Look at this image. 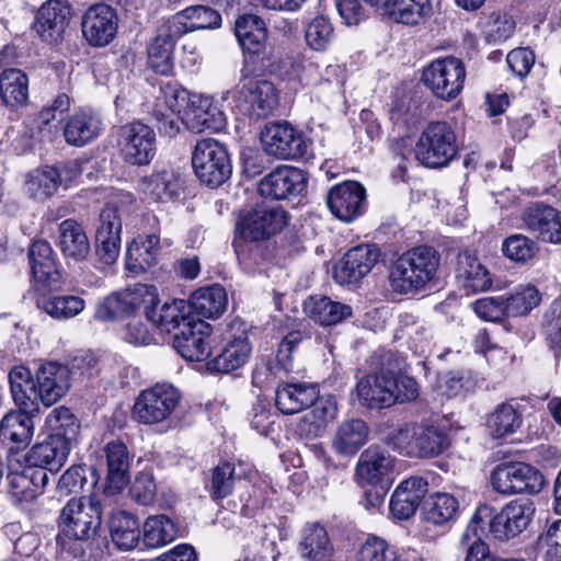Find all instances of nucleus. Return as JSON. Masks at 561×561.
Returning <instances> with one entry per match:
<instances>
[{"instance_id":"1","label":"nucleus","mask_w":561,"mask_h":561,"mask_svg":"<svg viewBox=\"0 0 561 561\" xmlns=\"http://www.w3.org/2000/svg\"><path fill=\"white\" fill-rule=\"evenodd\" d=\"M401 369V359L394 353L382 354L379 368L360 378L356 385L360 404L368 409H383L415 400L419 385L414 378L402 375Z\"/></svg>"},{"instance_id":"2","label":"nucleus","mask_w":561,"mask_h":561,"mask_svg":"<svg viewBox=\"0 0 561 561\" xmlns=\"http://www.w3.org/2000/svg\"><path fill=\"white\" fill-rule=\"evenodd\" d=\"M102 505L95 495L72 497L58 517L56 545L60 554L81 557L83 543L93 539L102 526Z\"/></svg>"},{"instance_id":"3","label":"nucleus","mask_w":561,"mask_h":561,"mask_svg":"<svg viewBox=\"0 0 561 561\" xmlns=\"http://www.w3.org/2000/svg\"><path fill=\"white\" fill-rule=\"evenodd\" d=\"M440 256L428 245L414 247L405 251L393 263L389 280L399 294H414L426 287L438 271Z\"/></svg>"},{"instance_id":"4","label":"nucleus","mask_w":561,"mask_h":561,"mask_svg":"<svg viewBox=\"0 0 561 561\" xmlns=\"http://www.w3.org/2000/svg\"><path fill=\"white\" fill-rule=\"evenodd\" d=\"M234 34L243 51L244 61L257 64V70L276 71L278 56L267 44L265 22L255 14L240 15L234 22Z\"/></svg>"},{"instance_id":"5","label":"nucleus","mask_w":561,"mask_h":561,"mask_svg":"<svg viewBox=\"0 0 561 561\" xmlns=\"http://www.w3.org/2000/svg\"><path fill=\"white\" fill-rule=\"evenodd\" d=\"M192 167L199 182L210 188L222 185L232 173L226 146L214 138L196 141L192 151Z\"/></svg>"},{"instance_id":"6","label":"nucleus","mask_w":561,"mask_h":561,"mask_svg":"<svg viewBox=\"0 0 561 561\" xmlns=\"http://www.w3.org/2000/svg\"><path fill=\"white\" fill-rule=\"evenodd\" d=\"M457 137L453 127L443 121L432 122L419 137L415 159L427 168L446 167L457 154Z\"/></svg>"},{"instance_id":"7","label":"nucleus","mask_w":561,"mask_h":561,"mask_svg":"<svg viewBox=\"0 0 561 561\" xmlns=\"http://www.w3.org/2000/svg\"><path fill=\"white\" fill-rule=\"evenodd\" d=\"M393 438L400 448H404L407 455L416 458L437 457L450 445L446 426L434 423L400 428Z\"/></svg>"},{"instance_id":"8","label":"nucleus","mask_w":561,"mask_h":561,"mask_svg":"<svg viewBox=\"0 0 561 561\" xmlns=\"http://www.w3.org/2000/svg\"><path fill=\"white\" fill-rule=\"evenodd\" d=\"M231 96L233 106L249 117L260 119L273 114L278 106V93L267 80H249L227 91L222 99Z\"/></svg>"},{"instance_id":"9","label":"nucleus","mask_w":561,"mask_h":561,"mask_svg":"<svg viewBox=\"0 0 561 561\" xmlns=\"http://www.w3.org/2000/svg\"><path fill=\"white\" fill-rule=\"evenodd\" d=\"M116 144L122 160L129 165L150 164L157 151L153 128L140 121L122 125L117 130Z\"/></svg>"},{"instance_id":"10","label":"nucleus","mask_w":561,"mask_h":561,"mask_svg":"<svg viewBox=\"0 0 561 561\" xmlns=\"http://www.w3.org/2000/svg\"><path fill=\"white\" fill-rule=\"evenodd\" d=\"M158 301L157 288L153 285L137 284L131 288L110 295L98 307L95 317L102 321H114L129 317L144 309H147Z\"/></svg>"},{"instance_id":"11","label":"nucleus","mask_w":561,"mask_h":561,"mask_svg":"<svg viewBox=\"0 0 561 561\" xmlns=\"http://www.w3.org/2000/svg\"><path fill=\"white\" fill-rule=\"evenodd\" d=\"M466 69L463 62L454 56L437 58L424 68L422 82L435 96L454 100L463 88Z\"/></svg>"},{"instance_id":"12","label":"nucleus","mask_w":561,"mask_h":561,"mask_svg":"<svg viewBox=\"0 0 561 561\" xmlns=\"http://www.w3.org/2000/svg\"><path fill=\"white\" fill-rule=\"evenodd\" d=\"M180 392L168 383L156 385L137 397L133 417L142 424H158L165 421L180 402Z\"/></svg>"},{"instance_id":"13","label":"nucleus","mask_w":561,"mask_h":561,"mask_svg":"<svg viewBox=\"0 0 561 561\" xmlns=\"http://www.w3.org/2000/svg\"><path fill=\"white\" fill-rule=\"evenodd\" d=\"M541 472L525 462H507L496 466L491 473L493 489L505 495L538 493L543 486Z\"/></svg>"},{"instance_id":"14","label":"nucleus","mask_w":561,"mask_h":561,"mask_svg":"<svg viewBox=\"0 0 561 561\" xmlns=\"http://www.w3.org/2000/svg\"><path fill=\"white\" fill-rule=\"evenodd\" d=\"M287 222V214L280 207H260L242 216L236 232L245 241H260L278 233Z\"/></svg>"},{"instance_id":"15","label":"nucleus","mask_w":561,"mask_h":561,"mask_svg":"<svg viewBox=\"0 0 561 561\" xmlns=\"http://www.w3.org/2000/svg\"><path fill=\"white\" fill-rule=\"evenodd\" d=\"M524 228L543 243L561 245V210L542 202L530 203L522 214Z\"/></svg>"},{"instance_id":"16","label":"nucleus","mask_w":561,"mask_h":561,"mask_svg":"<svg viewBox=\"0 0 561 561\" xmlns=\"http://www.w3.org/2000/svg\"><path fill=\"white\" fill-rule=\"evenodd\" d=\"M262 142L266 153L277 159L302 158L308 150L302 135L287 122L268 124L262 133Z\"/></svg>"},{"instance_id":"17","label":"nucleus","mask_w":561,"mask_h":561,"mask_svg":"<svg viewBox=\"0 0 561 561\" xmlns=\"http://www.w3.org/2000/svg\"><path fill=\"white\" fill-rule=\"evenodd\" d=\"M123 213L115 201L108 202L100 213V225L95 232L96 252L106 264L114 263L119 254Z\"/></svg>"},{"instance_id":"18","label":"nucleus","mask_w":561,"mask_h":561,"mask_svg":"<svg viewBox=\"0 0 561 561\" xmlns=\"http://www.w3.org/2000/svg\"><path fill=\"white\" fill-rule=\"evenodd\" d=\"M535 505L528 499H519L506 504L490 522V530L495 538L508 540L522 534L530 524Z\"/></svg>"},{"instance_id":"19","label":"nucleus","mask_w":561,"mask_h":561,"mask_svg":"<svg viewBox=\"0 0 561 561\" xmlns=\"http://www.w3.org/2000/svg\"><path fill=\"white\" fill-rule=\"evenodd\" d=\"M71 15L70 5L61 0H47L38 9L33 28L43 42L58 45L62 42Z\"/></svg>"},{"instance_id":"20","label":"nucleus","mask_w":561,"mask_h":561,"mask_svg":"<svg viewBox=\"0 0 561 561\" xmlns=\"http://www.w3.org/2000/svg\"><path fill=\"white\" fill-rule=\"evenodd\" d=\"M117 24L116 11L111 5L95 3L89 7L82 18V34L89 44L102 47L114 39Z\"/></svg>"},{"instance_id":"21","label":"nucleus","mask_w":561,"mask_h":561,"mask_svg":"<svg viewBox=\"0 0 561 561\" xmlns=\"http://www.w3.org/2000/svg\"><path fill=\"white\" fill-rule=\"evenodd\" d=\"M307 183L308 178L302 170L282 165L261 180L259 192L264 197L285 199L301 194Z\"/></svg>"},{"instance_id":"22","label":"nucleus","mask_w":561,"mask_h":561,"mask_svg":"<svg viewBox=\"0 0 561 561\" xmlns=\"http://www.w3.org/2000/svg\"><path fill=\"white\" fill-rule=\"evenodd\" d=\"M36 401L50 407L59 401L70 388V371L67 366L56 362L41 365L35 374Z\"/></svg>"},{"instance_id":"23","label":"nucleus","mask_w":561,"mask_h":561,"mask_svg":"<svg viewBox=\"0 0 561 561\" xmlns=\"http://www.w3.org/2000/svg\"><path fill=\"white\" fill-rule=\"evenodd\" d=\"M209 324L197 318L183 323V328L174 333L173 346L185 359L202 362L211 354L208 336Z\"/></svg>"},{"instance_id":"24","label":"nucleus","mask_w":561,"mask_h":561,"mask_svg":"<svg viewBox=\"0 0 561 561\" xmlns=\"http://www.w3.org/2000/svg\"><path fill=\"white\" fill-rule=\"evenodd\" d=\"M365 198V188L357 182L347 181L333 186L329 191L327 204L336 218L351 222L362 215Z\"/></svg>"},{"instance_id":"25","label":"nucleus","mask_w":561,"mask_h":561,"mask_svg":"<svg viewBox=\"0 0 561 561\" xmlns=\"http://www.w3.org/2000/svg\"><path fill=\"white\" fill-rule=\"evenodd\" d=\"M379 255L375 244H359L350 249L334 268V279L342 285L357 283L377 264Z\"/></svg>"},{"instance_id":"26","label":"nucleus","mask_w":561,"mask_h":561,"mask_svg":"<svg viewBox=\"0 0 561 561\" xmlns=\"http://www.w3.org/2000/svg\"><path fill=\"white\" fill-rule=\"evenodd\" d=\"M428 490V483L421 477H411L402 481L393 491L389 504L391 515L400 520L411 518L422 506Z\"/></svg>"},{"instance_id":"27","label":"nucleus","mask_w":561,"mask_h":561,"mask_svg":"<svg viewBox=\"0 0 561 561\" xmlns=\"http://www.w3.org/2000/svg\"><path fill=\"white\" fill-rule=\"evenodd\" d=\"M28 261L33 279L49 290L61 286V274L58 271L50 244L46 240L34 241L28 249Z\"/></svg>"},{"instance_id":"28","label":"nucleus","mask_w":561,"mask_h":561,"mask_svg":"<svg viewBox=\"0 0 561 561\" xmlns=\"http://www.w3.org/2000/svg\"><path fill=\"white\" fill-rule=\"evenodd\" d=\"M396 468V458L377 445L365 449L356 465V476L367 483L375 485L390 479Z\"/></svg>"},{"instance_id":"29","label":"nucleus","mask_w":561,"mask_h":561,"mask_svg":"<svg viewBox=\"0 0 561 561\" xmlns=\"http://www.w3.org/2000/svg\"><path fill=\"white\" fill-rule=\"evenodd\" d=\"M107 476L104 492L114 495L121 492L129 482L130 456L127 446L122 440H111L104 446Z\"/></svg>"},{"instance_id":"30","label":"nucleus","mask_w":561,"mask_h":561,"mask_svg":"<svg viewBox=\"0 0 561 561\" xmlns=\"http://www.w3.org/2000/svg\"><path fill=\"white\" fill-rule=\"evenodd\" d=\"M103 130V121L98 112L80 110L66 121L62 133L68 145L83 147L96 139Z\"/></svg>"},{"instance_id":"31","label":"nucleus","mask_w":561,"mask_h":561,"mask_svg":"<svg viewBox=\"0 0 561 561\" xmlns=\"http://www.w3.org/2000/svg\"><path fill=\"white\" fill-rule=\"evenodd\" d=\"M183 122L194 133L218 131L226 125V117L209 96L198 95L191 100Z\"/></svg>"},{"instance_id":"32","label":"nucleus","mask_w":561,"mask_h":561,"mask_svg":"<svg viewBox=\"0 0 561 561\" xmlns=\"http://www.w3.org/2000/svg\"><path fill=\"white\" fill-rule=\"evenodd\" d=\"M39 411L20 409L7 413L0 422V438L9 440L15 448H25L34 436V417Z\"/></svg>"},{"instance_id":"33","label":"nucleus","mask_w":561,"mask_h":561,"mask_svg":"<svg viewBox=\"0 0 561 561\" xmlns=\"http://www.w3.org/2000/svg\"><path fill=\"white\" fill-rule=\"evenodd\" d=\"M71 449L72 447L47 435L43 442L30 448L25 462L30 467L47 469L55 474L65 466Z\"/></svg>"},{"instance_id":"34","label":"nucleus","mask_w":561,"mask_h":561,"mask_svg":"<svg viewBox=\"0 0 561 561\" xmlns=\"http://www.w3.org/2000/svg\"><path fill=\"white\" fill-rule=\"evenodd\" d=\"M380 9L392 22L408 26L423 24L433 14L431 0H386Z\"/></svg>"},{"instance_id":"35","label":"nucleus","mask_w":561,"mask_h":561,"mask_svg":"<svg viewBox=\"0 0 561 561\" xmlns=\"http://www.w3.org/2000/svg\"><path fill=\"white\" fill-rule=\"evenodd\" d=\"M370 428L362 419H350L339 424L332 438L337 455L354 456L368 442Z\"/></svg>"},{"instance_id":"36","label":"nucleus","mask_w":561,"mask_h":561,"mask_svg":"<svg viewBox=\"0 0 561 561\" xmlns=\"http://www.w3.org/2000/svg\"><path fill=\"white\" fill-rule=\"evenodd\" d=\"M169 22L175 35L182 36L196 30L219 27L221 15L210 7L192 5L178 12Z\"/></svg>"},{"instance_id":"37","label":"nucleus","mask_w":561,"mask_h":561,"mask_svg":"<svg viewBox=\"0 0 561 561\" xmlns=\"http://www.w3.org/2000/svg\"><path fill=\"white\" fill-rule=\"evenodd\" d=\"M160 254V237L151 233L138 236L127 248L126 268L134 274H141L152 267Z\"/></svg>"},{"instance_id":"38","label":"nucleus","mask_w":561,"mask_h":561,"mask_svg":"<svg viewBox=\"0 0 561 561\" xmlns=\"http://www.w3.org/2000/svg\"><path fill=\"white\" fill-rule=\"evenodd\" d=\"M317 399V386L307 383H282L275 392L277 409L286 415L299 413Z\"/></svg>"},{"instance_id":"39","label":"nucleus","mask_w":561,"mask_h":561,"mask_svg":"<svg viewBox=\"0 0 561 561\" xmlns=\"http://www.w3.org/2000/svg\"><path fill=\"white\" fill-rule=\"evenodd\" d=\"M181 35H175L172 24L168 23L160 28L157 36L148 47L150 67L154 72L169 75L173 69V48Z\"/></svg>"},{"instance_id":"40","label":"nucleus","mask_w":561,"mask_h":561,"mask_svg":"<svg viewBox=\"0 0 561 561\" xmlns=\"http://www.w3.org/2000/svg\"><path fill=\"white\" fill-rule=\"evenodd\" d=\"M298 547L301 557L308 561H322L334 552L327 529L319 523H308L302 528Z\"/></svg>"},{"instance_id":"41","label":"nucleus","mask_w":561,"mask_h":561,"mask_svg":"<svg viewBox=\"0 0 561 561\" xmlns=\"http://www.w3.org/2000/svg\"><path fill=\"white\" fill-rule=\"evenodd\" d=\"M58 247L67 260L81 262L90 253V242L83 227L73 219L59 225Z\"/></svg>"},{"instance_id":"42","label":"nucleus","mask_w":561,"mask_h":561,"mask_svg":"<svg viewBox=\"0 0 561 561\" xmlns=\"http://www.w3.org/2000/svg\"><path fill=\"white\" fill-rule=\"evenodd\" d=\"M158 301L147 309L146 318L154 325L171 332L178 329L179 331L183 328V323L194 320L195 317L192 314L188 301L183 299H175L172 302H165L160 311L157 312L156 306Z\"/></svg>"},{"instance_id":"43","label":"nucleus","mask_w":561,"mask_h":561,"mask_svg":"<svg viewBox=\"0 0 561 561\" xmlns=\"http://www.w3.org/2000/svg\"><path fill=\"white\" fill-rule=\"evenodd\" d=\"M228 304L225 288L218 284L197 289L188 300L195 319L218 318L226 310Z\"/></svg>"},{"instance_id":"44","label":"nucleus","mask_w":561,"mask_h":561,"mask_svg":"<svg viewBox=\"0 0 561 561\" xmlns=\"http://www.w3.org/2000/svg\"><path fill=\"white\" fill-rule=\"evenodd\" d=\"M8 378L12 399L16 407L39 411L35 393L36 377L32 375L31 370L23 365H18L9 371Z\"/></svg>"},{"instance_id":"45","label":"nucleus","mask_w":561,"mask_h":561,"mask_svg":"<svg viewBox=\"0 0 561 561\" xmlns=\"http://www.w3.org/2000/svg\"><path fill=\"white\" fill-rule=\"evenodd\" d=\"M46 426L48 436L70 447L77 444L80 422L69 408L53 409L46 417Z\"/></svg>"},{"instance_id":"46","label":"nucleus","mask_w":561,"mask_h":561,"mask_svg":"<svg viewBox=\"0 0 561 561\" xmlns=\"http://www.w3.org/2000/svg\"><path fill=\"white\" fill-rule=\"evenodd\" d=\"M459 512L457 497L449 493L436 492L425 495L421 506V513L427 523L445 525L453 520Z\"/></svg>"},{"instance_id":"47","label":"nucleus","mask_w":561,"mask_h":561,"mask_svg":"<svg viewBox=\"0 0 561 561\" xmlns=\"http://www.w3.org/2000/svg\"><path fill=\"white\" fill-rule=\"evenodd\" d=\"M457 276L461 279L462 286L472 293L488 290L492 285L486 267L467 251L458 256Z\"/></svg>"},{"instance_id":"48","label":"nucleus","mask_w":561,"mask_h":561,"mask_svg":"<svg viewBox=\"0 0 561 561\" xmlns=\"http://www.w3.org/2000/svg\"><path fill=\"white\" fill-rule=\"evenodd\" d=\"M110 535L117 548L131 550L139 542L140 524L138 519L128 512H115L110 519Z\"/></svg>"},{"instance_id":"49","label":"nucleus","mask_w":561,"mask_h":561,"mask_svg":"<svg viewBox=\"0 0 561 561\" xmlns=\"http://www.w3.org/2000/svg\"><path fill=\"white\" fill-rule=\"evenodd\" d=\"M309 317L321 325H335L353 314L351 306L333 301L327 296L311 297L306 305Z\"/></svg>"},{"instance_id":"50","label":"nucleus","mask_w":561,"mask_h":561,"mask_svg":"<svg viewBox=\"0 0 561 561\" xmlns=\"http://www.w3.org/2000/svg\"><path fill=\"white\" fill-rule=\"evenodd\" d=\"M251 346L247 336H238L230 341L209 363V369L218 373H230L243 366L249 359Z\"/></svg>"},{"instance_id":"51","label":"nucleus","mask_w":561,"mask_h":561,"mask_svg":"<svg viewBox=\"0 0 561 561\" xmlns=\"http://www.w3.org/2000/svg\"><path fill=\"white\" fill-rule=\"evenodd\" d=\"M61 182L59 169L44 167L31 172L26 176L24 190L31 198L45 201L57 192Z\"/></svg>"},{"instance_id":"52","label":"nucleus","mask_w":561,"mask_h":561,"mask_svg":"<svg viewBox=\"0 0 561 561\" xmlns=\"http://www.w3.org/2000/svg\"><path fill=\"white\" fill-rule=\"evenodd\" d=\"M0 96L10 107L24 105L28 98V78L20 69H5L0 75Z\"/></svg>"},{"instance_id":"53","label":"nucleus","mask_w":561,"mask_h":561,"mask_svg":"<svg viewBox=\"0 0 561 561\" xmlns=\"http://www.w3.org/2000/svg\"><path fill=\"white\" fill-rule=\"evenodd\" d=\"M176 524L167 515L147 517L142 528V543L147 548H159L172 542L178 537Z\"/></svg>"},{"instance_id":"54","label":"nucleus","mask_w":561,"mask_h":561,"mask_svg":"<svg viewBox=\"0 0 561 561\" xmlns=\"http://www.w3.org/2000/svg\"><path fill=\"white\" fill-rule=\"evenodd\" d=\"M236 480L237 474L234 463L221 461L210 470L205 488L210 497L218 503L231 495Z\"/></svg>"},{"instance_id":"55","label":"nucleus","mask_w":561,"mask_h":561,"mask_svg":"<svg viewBox=\"0 0 561 561\" xmlns=\"http://www.w3.org/2000/svg\"><path fill=\"white\" fill-rule=\"evenodd\" d=\"M522 425V415L511 403H502L489 415L486 427L494 438L515 433Z\"/></svg>"},{"instance_id":"56","label":"nucleus","mask_w":561,"mask_h":561,"mask_svg":"<svg viewBox=\"0 0 561 561\" xmlns=\"http://www.w3.org/2000/svg\"><path fill=\"white\" fill-rule=\"evenodd\" d=\"M480 513L481 510H477L460 537V547L466 553L463 561H483L491 553L479 533Z\"/></svg>"},{"instance_id":"57","label":"nucleus","mask_w":561,"mask_h":561,"mask_svg":"<svg viewBox=\"0 0 561 561\" xmlns=\"http://www.w3.org/2000/svg\"><path fill=\"white\" fill-rule=\"evenodd\" d=\"M144 191L156 201H170L180 190L179 181L172 171L162 170L142 180Z\"/></svg>"},{"instance_id":"58","label":"nucleus","mask_w":561,"mask_h":561,"mask_svg":"<svg viewBox=\"0 0 561 561\" xmlns=\"http://www.w3.org/2000/svg\"><path fill=\"white\" fill-rule=\"evenodd\" d=\"M501 250L508 260L516 263H527L536 256L539 247L536 240L523 233H513L503 240Z\"/></svg>"},{"instance_id":"59","label":"nucleus","mask_w":561,"mask_h":561,"mask_svg":"<svg viewBox=\"0 0 561 561\" xmlns=\"http://www.w3.org/2000/svg\"><path fill=\"white\" fill-rule=\"evenodd\" d=\"M504 299L507 316L520 317L526 316L536 308L541 300V296L535 286L524 285L517 287L510 297Z\"/></svg>"},{"instance_id":"60","label":"nucleus","mask_w":561,"mask_h":561,"mask_svg":"<svg viewBox=\"0 0 561 561\" xmlns=\"http://www.w3.org/2000/svg\"><path fill=\"white\" fill-rule=\"evenodd\" d=\"M84 300L78 296H53L43 300L44 311L55 319H69L84 309Z\"/></svg>"},{"instance_id":"61","label":"nucleus","mask_w":561,"mask_h":561,"mask_svg":"<svg viewBox=\"0 0 561 561\" xmlns=\"http://www.w3.org/2000/svg\"><path fill=\"white\" fill-rule=\"evenodd\" d=\"M333 36V26L329 19L317 16L311 20L305 32L306 42L310 48L323 51L329 46Z\"/></svg>"},{"instance_id":"62","label":"nucleus","mask_w":561,"mask_h":561,"mask_svg":"<svg viewBox=\"0 0 561 561\" xmlns=\"http://www.w3.org/2000/svg\"><path fill=\"white\" fill-rule=\"evenodd\" d=\"M309 408H311V426L313 427L316 435L323 430L325 423L335 419L337 414V402L335 397L330 394L320 397L318 389L317 399L314 402H312V404H310Z\"/></svg>"},{"instance_id":"63","label":"nucleus","mask_w":561,"mask_h":561,"mask_svg":"<svg viewBox=\"0 0 561 561\" xmlns=\"http://www.w3.org/2000/svg\"><path fill=\"white\" fill-rule=\"evenodd\" d=\"M535 53L528 47L512 49L506 56L511 72L519 79L526 78L535 65Z\"/></svg>"},{"instance_id":"64","label":"nucleus","mask_w":561,"mask_h":561,"mask_svg":"<svg viewBox=\"0 0 561 561\" xmlns=\"http://www.w3.org/2000/svg\"><path fill=\"white\" fill-rule=\"evenodd\" d=\"M473 309L479 318L500 322L507 316L504 297H485L473 304Z\"/></svg>"}]
</instances>
